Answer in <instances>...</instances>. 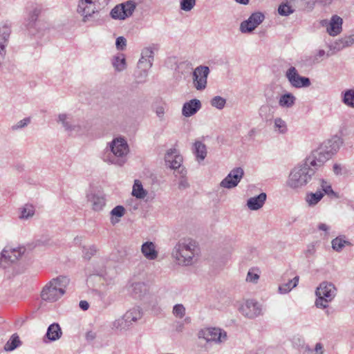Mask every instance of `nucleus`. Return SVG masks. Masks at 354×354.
I'll use <instances>...</instances> for the list:
<instances>
[{"mask_svg":"<svg viewBox=\"0 0 354 354\" xmlns=\"http://www.w3.org/2000/svg\"><path fill=\"white\" fill-rule=\"evenodd\" d=\"M350 43L347 36H345L341 39L336 40L334 43L329 46V48L335 52H338L344 49V48L349 47Z\"/></svg>","mask_w":354,"mask_h":354,"instance_id":"72a5a7b5","label":"nucleus"},{"mask_svg":"<svg viewBox=\"0 0 354 354\" xmlns=\"http://www.w3.org/2000/svg\"><path fill=\"white\" fill-rule=\"evenodd\" d=\"M340 139L334 137L322 142L306 159L290 171L287 186L292 189H301L314 179L316 171L323 166L339 149Z\"/></svg>","mask_w":354,"mask_h":354,"instance_id":"f257e3e1","label":"nucleus"},{"mask_svg":"<svg viewBox=\"0 0 354 354\" xmlns=\"http://www.w3.org/2000/svg\"><path fill=\"white\" fill-rule=\"evenodd\" d=\"M244 176V171L241 167L234 168L227 176L221 180V187L232 189L238 185Z\"/></svg>","mask_w":354,"mask_h":354,"instance_id":"f8f14e48","label":"nucleus"},{"mask_svg":"<svg viewBox=\"0 0 354 354\" xmlns=\"http://www.w3.org/2000/svg\"><path fill=\"white\" fill-rule=\"evenodd\" d=\"M131 326L124 315L123 316L116 319L111 324L112 329L120 331L127 330Z\"/></svg>","mask_w":354,"mask_h":354,"instance_id":"7c9ffc66","label":"nucleus"},{"mask_svg":"<svg viewBox=\"0 0 354 354\" xmlns=\"http://www.w3.org/2000/svg\"><path fill=\"white\" fill-rule=\"evenodd\" d=\"M264 15L260 12L252 13L247 20L240 24V30L243 33L251 32L264 20Z\"/></svg>","mask_w":354,"mask_h":354,"instance_id":"4468645a","label":"nucleus"},{"mask_svg":"<svg viewBox=\"0 0 354 354\" xmlns=\"http://www.w3.org/2000/svg\"><path fill=\"white\" fill-rule=\"evenodd\" d=\"M129 151L127 141L123 138H116L110 142L102 158L107 163L122 166L127 161Z\"/></svg>","mask_w":354,"mask_h":354,"instance_id":"7ed1b4c3","label":"nucleus"},{"mask_svg":"<svg viewBox=\"0 0 354 354\" xmlns=\"http://www.w3.org/2000/svg\"><path fill=\"white\" fill-rule=\"evenodd\" d=\"M343 167L341 164L335 163L333 167V171L334 174L337 176L342 174Z\"/></svg>","mask_w":354,"mask_h":354,"instance_id":"052dcab7","label":"nucleus"},{"mask_svg":"<svg viewBox=\"0 0 354 354\" xmlns=\"http://www.w3.org/2000/svg\"><path fill=\"white\" fill-rule=\"evenodd\" d=\"M210 73L208 66L200 65L196 67L192 73L194 87L197 91H203L207 87V77Z\"/></svg>","mask_w":354,"mask_h":354,"instance_id":"6e6552de","label":"nucleus"},{"mask_svg":"<svg viewBox=\"0 0 354 354\" xmlns=\"http://www.w3.org/2000/svg\"><path fill=\"white\" fill-rule=\"evenodd\" d=\"M350 43L347 36H345L341 39L336 40L334 43L329 46V48L335 52H338L344 49V48L349 47Z\"/></svg>","mask_w":354,"mask_h":354,"instance_id":"473e14b6","label":"nucleus"},{"mask_svg":"<svg viewBox=\"0 0 354 354\" xmlns=\"http://www.w3.org/2000/svg\"><path fill=\"white\" fill-rule=\"evenodd\" d=\"M266 198V194L262 192L257 196L250 198L247 201V206L251 210H258L263 207Z\"/></svg>","mask_w":354,"mask_h":354,"instance_id":"4be33fe9","label":"nucleus"},{"mask_svg":"<svg viewBox=\"0 0 354 354\" xmlns=\"http://www.w3.org/2000/svg\"><path fill=\"white\" fill-rule=\"evenodd\" d=\"M201 108V101L198 99H192L183 104L182 114L185 117H190L197 113Z\"/></svg>","mask_w":354,"mask_h":354,"instance_id":"6ab92c4d","label":"nucleus"},{"mask_svg":"<svg viewBox=\"0 0 354 354\" xmlns=\"http://www.w3.org/2000/svg\"><path fill=\"white\" fill-rule=\"evenodd\" d=\"M324 197V193L317 190L315 193H308L306 194L305 200L309 206L316 205Z\"/></svg>","mask_w":354,"mask_h":354,"instance_id":"2f4dec72","label":"nucleus"},{"mask_svg":"<svg viewBox=\"0 0 354 354\" xmlns=\"http://www.w3.org/2000/svg\"><path fill=\"white\" fill-rule=\"evenodd\" d=\"M30 122L29 118H24L20 121H19L17 124L12 126L11 129L12 131H17L19 129H22L26 127Z\"/></svg>","mask_w":354,"mask_h":354,"instance_id":"5fc2aeb1","label":"nucleus"},{"mask_svg":"<svg viewBox=\"0 0 354 354\" xmlns=\"http://www.w3.org/2000/svg\"><path fill=\"white\" fill-rule=\"evenodd\" d=\"M41 10H42V8L41 6H39V5L32 6L31 9L29 11L28 19L32 22L36 21L38 17L41 14Z\"/></svg>","mask_w":354,"mask_h":354,"instance_id":"de8ad7c7","label":"nucleus"},{"mask_svg":"<svg viewBox=\"0 0 354 354\" xmlns=\"http://www.w3.org/2000/svg\"><path fill=\"white\" fill-rule=\"evenodd\" d=\"M166 164L171 169H176L180 167L183 162V157L179 155L176 149H170L165 154Z\"/></svg>","mask_w":354,"mask_h":354,"instance_id":"a211bd4d","label":"nucleus"},{"mask_svg":"<svg viewBox=\"0 0 354 354\" xmlns=\"http://www.w3.org/2000/svg\"><path fill=\"white\" fill-rule=\"evenodd\" d=\"M149 305L153 314L158 315L161 313L162 308L159 306L158 300L156 297L152 298Z\"/></svg>","mask_w":354,"mask_h":354,"instance_id":"864d4df0","label":"nucleus"},{"mask_svg":"<svg viewBox=\"0 0 354 354\" xmlns=\"http://www.w3.org/2000/svg\"><path fill=\"white\" fill-rule=\"evenodd\" d=\"M337 290L335 285L330 282L323 281L317 288L315 295V306L319 308H326L328 304L336 297Z\"/></svg>","mask_w":354,"mask_h":354,"instance_id":"39448f33","label":"nucleus"},{"mask_svg":"<svg viewBox=\"0 0 354 354\" xmlns=\"http://www.w3.org/2000/svg\"><path fill=\"white\" fill-rule=\"evenodd\" d=\"M296 101L295 96L291 93H286L281 95L279 98V104L283 108H290L292 107Z\"/></svg>","mask_w":354,"mask_h":354,"instance_id":"cd10ccee","label":"nucleus"},{"mask_svg":"<svg viewBox=\"0 0 354 354\" xmlns=\"http://www.w3.org/2000/svg\"><path fill=\"white\" fill-rule=\"evenodd\" d=\"M147 286L143 282H136L132 285V292L137 298L142 299L147 294Z\"/></svg>","mask_w":354,"mask_h":354,"instance_id":"c85d7f7f","label":"nucleus"},{"mask_svg":"<svg viewBox=\"0 0 354 354\" xmlns=\"http://www.w3.org/2000/svg\"><path fill=\"white\" fill-rule=\"evenodd\" d=\"M147 191L144 189L141 182L139 180H135L133 185L132 195L137 198L142 199L147 196Z\"/></svg>","mask_w":354,"mask_h":354,"instance_id":"c9c22d12","label":"nucleus"},{"mask_svg":"<svg viewBox=\"0 0 354 354\" xmlns=\"http://www.w3.org/2000/svg\"><path fill=\"white\" fill-rule=\"evenodd\" d=\"M86 198L88 203L95 212L102 210L106 205L104 195L101 193L91 192L87 194Z\"/></svg>","mask_w":354,"mask_h":354,"instance_id":"f3484780","label":"nucleus"},{"mask_svg":"<svg viewBox=\"0 0 354 354\" xmlns=\"http://www.w3.org/2000/svg\"><path fill=\"white\" fill-rule=\"evenodd\" d=\"M342 95V102L348 107L354 108V88L347 89Z\"/></svg>","mask_w":354,"mask_h":354,"instance_id":"4c0bfd02","label":"nucleus"},{"mask_svg":"<svg viewBox=\"0 0 354 354\" xmlns=\"http://www.w3.org/2000/svg\"><path fill=\"white\" fill-rule=\"evenodd\" d=\"M225 104L226 100L218 95L214 97L210 101V104L219 110L223 109Z\"/></svg>","mask_w":354,"mask_h":354,"instance_id":"09e8293b","label":"nucleus"},{"mask_svg":"<svg viewBox=\"0 0 354 354\" xmlns=\"http://www.w3.org/2000/svg\"><path fill=\"white\" fill-rule=\"evenodd\" d=\"M124 315L125 316L127 320L128 321L129 324L130 326H131L133 323L137 322L138 320H140L142 315V310L138 307L135 306L129 310H127Z\"/></svg>","mask_w":354,"mask_h":354,"instance_id":"b1692460","label":"nucleus"},{"mask_svg":"<svg viewBox=\"0 0 354 354\" xmlns=\"http://www.w3.org/2000/svg\"><path fill=\"white\" fill-rule=\"evenodd\" d=\"M200 254L197 242L192 239H180L174 247L171 257L181 266H189L196 263Z\"/></svg>","mask_w":354,"mask_h":354,"instance_id":"f03ea898","label":"nucleus"},{"mask_svg":"<svg viewBox=\"0 0 354 354\" xmlns=\"http://www.w3.org/2000/svg\"><path fill=\"white\" fill-rule=\"evenodd\" d=\"M58 122H60L65 131L71 134H80L83 133L82 127L75 124L72 118L67 114L62 113L58 115Z\"/></svg>","mask_w":354,"mask_h":354,"instance_id":"2eb2a0df","label":"nucleus"},{"mask_svg":"<svg viewBox=\"0 0 354 354\" xmlns=\"http://www.w3.org/2000/svg\"><path fill=\"white\" fill-rule=\"evenodd\" d=\"M274 127L275 131L281 134H285L288 131L286 122L281 118L274 119Z\"/></svg>","mask_w":354,"mask_h":354,"instance_id":"49530a36","label":"nucleus"},{"mask_svg":"<svg viewBox=\"0 0 354 354\" xmlns=\"http://www.w3.org/2000/svg\"><path fill=\"white\" fill-rule=\"evenodd\" d=\"M137 7V3L133 0H129L114 6L110 16L115 20H125L131 17Z\"/></svg>","mask_w":354,"mask_h":354,"instance_id":"423d86ee","label":"nucleus"},{"mask_svg":"<svg viewBox=\"0 0 354 354\" xmlns=\"http://www.w3.org/2000/svg\"><path fill=\"white\" fill-rule=\"evenodd\" d=\"M141 252L148 260H155L158 257V251L155 244L151 241H147L141 246Z\"/></svg>","mask_w":354,"mask_h":354,"instance_id":"5701e85b","label":"nucleus"},{"mask_svg":"<svg viewBox=\"0 0 354 354\" xmlns=\"http://www.w3.org/2000/svg\"><path fill=\"white\" fill-rule=\"evenodd\" d=\"M127 45V40L124 37H118L116 39L115 46L118 50H123Z\"/></svg>","mask_w":354,"mask_h":354,"instance_id":"13d9d810","label":"nucleus"},{"mask_svg":"<svg viewBox=\"0 0 354 354\" xmlns=\"http://www.w3.org/2000/svg\"><path fill=\"white\" fill-rule=\"evenodd\" d=\"M21 344V341L16 334H13L10 339L6 343L4 350L6 351H12L17 348Z\"/></svg>","mask_w":354,"mask_h":354,"instance_id":"58836bf2","label":"nucleus"},{"mask_svg":"<svg viewBox=\"0 0 354 354\" xmlns=\"http://www.w3.org/2000/svg\"><path fill=\"white\" fill-rule=\"evenodd\" d=\"M152 65H153L152 59H142V57H140V59H139V62L138 63V68L144 71V76L145 77L147 76V72L151 68Z\"/></svg>","mask_w":354,"mask_h":354,"instance_id":"c03bdc74","label":"nucleus"},{"mask_svg":"<svg viewBox=\"0 0 354 354\" xmlns=\"http://www.w3.org/2000/svg\"><path fill=\"white\" fill-rule=\"evenodd\" d=\"M326 55V53L324 50H319L316 55L313 57L312 63L317 64L321 61V58L323 57Z\"/></svg>","mask_w":354,"mask_h":354,"instance_id":"bf43d9fd","label":"nucleus"},{"mask_svg":"<svg viewBox=\"0 0 354 354\" xmlns=\"http://www.w3.org/2000/svg\"><path fill=\"white\" fill-rule=\"evenodd\" d=\"M95 337H96L95 333H94L93 331H88L86 333V338L88 341L93 340L95 338Z\"/></svg>","mask_w":354,"mask_h":354,"instance_id":"69168bd1","label":"nucleus"},{"mask_svg":"<svg viewBox=\"0 0 354 354\" xmlns=\"http://www.w3.org/2000/svg\"><path fill=\"white\" fill-rule=\"evenodd\" d=\"M318 230L326 232V233L329 230L330 227L325 223H319L317 226Z\"/></svg>","mask_w":354,"mask_h":354,"instance_id":"774afa93","label":"nucleus"},{"mask_svg":"<svg viewBox=\"0 0 354 354\" xmlns=\"http://www.w3.org/2000/svg\"><path fill=\"white\" fill-rule=\"evenodd\" d=\"M288 3L292 5V7L295 12L296 10H305L310 12L313 10L315 7V1L312 0H288Z\"/></svg>","mask_w":354,"mask_h":354,"instance_id":"412c9836","label":"nucleus"},{"mask_svg":"<svg viewBox=\"0 0 354 354\" xmlns=\"http://www.w3.org/2000/svg\"><path fill=\"white\" fill-rule=\"evenodd\" d=\"M199 337L204 338L207 342L221 344L227 340V335L224 330L219 328H208L200 332Z\"/></svg>","mask_w":354,"mask_h":354,"instance_id":"1a4fd4ad","label":"nucleus"},{"mask_svg":"<svg viewBox=\"0 0 354 354\" xmlns=\"http://www.w3.org/2000/svg\"><path fill=\"white\" fill-rule=\"evenodd\" d=\"M125 209L122 205H117L110 212L111 216V223L113 225L118 223L120 221V218L124 215Z\"/></svg>","mask_w":354,"mask_h":354,"instance_id":"f704fd0d","label":"nucleus"},{"mask_svg":"<svg viewBox=\"0 0 354 354\" xmlns=\"http://www.w3.org/2000/svg\"><path fill=\"white\" fill-rule=\"evenodd\" d=\"M112 64L115 70L118 72L123 71L127 68L126 59L124 54L119 53L113 56Z\"/></svg>","mask_w":354,"mask_h":354,"instance_id":"bb28decb","label":"nucleus"},{"mask_svg":"<svg viewBox=\"0 0 354 354\" xmlns=\"http://www.w3.org/2000/svg\"><path fill=\"white\" fill-rule=\"evenodd\" d=\"M259 279V275L252 271H249L246 277V281L248 282L256 283Z\"/></svg>","mask_w":354,"mask_h":354,"instance_id":"4d7b16f0","label":"nucleus"},{"mask_svg":"<svg viewBox=\"0 0 354 354\" xmlns=\"http://www.w3.org/2000/svg\"><path fill=\"white\" fill-rule=\"evenodd\" d=\"M240 313L245 317L254 319L262 313L261 305L253 300H247L239 307Z\"/></svg>","mask_w":354,"mask_h":354,"instance_id":"ddd939ff","label":"nucleus"},{"mask_svg":"<svg viewBox=\"0 0 354 354\" xmlns=\"http://www.w3.org/2000/svg\"><path fill=\"white\" fill-rule=\"evenodd\" d=\"M294 10L290 3H288V0H285L281 3L278 8V13L281 16H289L294 12Z\"/></svg>","mask_w":354,"mask_h":354,"instance_id":"ea45409f","label":"nucleus"},{"mask_svg":"<svg viewBox=\"0 0 354 354\" xmlns=\"http://www.w3.org/2000/svg\"><path fill=\"white\" fill-rule=\"evenodd\" d=\"M189 187V183L185 179H181L178 184L179 189H186Z\"/></svg>","mask_w":354,"mask_h":354,"instance_id":"e2e57ef3","label":"nucleus"},{"mask_svg":"<svg viewBox=\"0 0 354 354\" xmlns=\"http://www.w3.org/2000/svg\"><path fill=\"white\" fill-rule=\"evenodd\" d=\"M24 252L25 249L24 248H14L11 246L5 247L1 253V266L6 268L7 264L17 261Z\"/></svg>","mask_w":354,"mask_h":354,"instance_id":"9b49d317","label":"nucleus"},{"mask_svg":"<svg viewBox=\"0 0 354 354\" xmlns=\"http://www.w3.org/2000/svg\"><path fill=\"white\" fill-rule=\"evenodd\" d=\"M69 282V279L65 276H59L53 279L43 288L41 293V299L49 302L57 301L65 293V289Z\"/></svg>","mask_w":354,"mask_h":354,"instance_id":"20e7f679","label":"nucleus"},{"mask_svg":"<svg viewBox=\"0 0 354 354\" xmlns=\"http://www.w3.org/2000/svg\"><path fill=\"white\" fill-rule=\"evenodd\" d=\"M99 0H79L77 12L82 17V21L87 23L91 19L98 13L95 2Z\"/></svg>","mask_w":354,"mask_h":354,"instance_id":"0eeeda50","label":"nucleus"},{"mask_svg":"<svg viewBox=\"0 0 354 354\" xmlns=\"http://www.w3.org/2000/svg\"><path fill=\"white\" fill-rule=\"evenodd\" d=\"M332 248L336 252H341L345 245H351V243L345 239L344 236H339L331 241Z\"/></svg>","mask_w":354,"mask_h":354,"instance_id":"c756f323","label":"nucleus"},{"mask_svg":"<svg viewBox=\"0 0 354 354\" xmlns=\"http://www.w3.org/2000/svg\"><path fill=\"white\" fill-rule=\"evenodd\" d=\"M196 0H180V8L185 12L191 11L196 5Z\"/></svg>","mask_w":354,"mask_h":354,"instance_id":"8fccbe9b","label":"nucleus"},{"mask_svg":"<svg viewBox=\"0 0 354 354\" xmlns=\"http://www.w3.org/2000/svg\"><path fill=\"white\" fill-rule=\"evenodd\" d=\"M193 153L198 161L203 160L207 156V148L205 144L201 141H196L194 144Z\"/></svg>","mask_w":354,"mask_h":354,"instance_id":"a878e982","label":"nucleus"},{"mask_svg":"<svg viewBox=\"0 0 354 354\" xmlns=\"http://www.w3.org/2000/svg\"><path fill=\"white\" fill-rule=\"evenodd\" d=\"M141 57L142 59H151L153 61V51L151 48H145L142 50Z\"/></svg>","mask_w":354,"mask_h":354,"instance_id":"6e6d98bb","label":"nucleus"},{"mask_svg":"<svg viewBox=\"0 0 354 354\" xmlns=\"http://www.w3.org/2000/svg\"><path fill=\"white\" fill-rule=\"evenodd\" d=\"M79 306H80V308H82L83 310H86L89 308L88 303L84 300L80 301Z\"/></svg>","mask_w":354,"mask_h":354,"instance_id":"338daca9","label":"nucleus"},{"mask_svg":"<svg viewBox=\"0 0 354 354\" xmlns=\"http://www.w3.org/2000/svg\"><path fill=\"white\" fill-rule=\"evenodd\" d=\"M97 252V248L95 245H91L88 246H83L82 253L83 257L85 259L89 260L93 257Z\"/></svg>","mask_w":354,"mask_h":354,"instance_id":"a18cd8bd","label":"nucleus"},{"mask_svg":"<svg viewBox=\"0 0 354 354\" xmlns=\"http://www.w3.org/2000/svg\"><path fill=\"white\" fill-rule=\"evenodd\" d=\"M153 111L160 122L165 120V106L163 104L156 105Z\"/></svg>","mask_w":354,"mask_h":354,"instance_id":"603ef678","label":"nucleus"},{"mask_svg":"<svg viewBox=\"0 0 354 354\" xmlns=\"http://www.w3.org/2000/svg\"><path fill=\"white\" fill-rule=\"evenodd\" d=\"M315 252V248L314 245H310L308 246V249L306 251L307 257L313 255Z\"/></svg>","mask_w":354,"mask_h":354,"instance_id":"680f3d73","label":"nucleus"},{"mask_svg":"<svg viewBox=\"0 0 354 354\" xmlns=\"http://www.w3.org/2000/svg\"><path fill=\"white\" fill-rule=\"evenodd\" d=\"M172 313L176 317L181 319L185 315V308L181 304H176L173 307Z\"/></svg>","mask_w":354,"mask_h":354,"instance_id":"3c124183","label":"nucleus"},{"mask_svg":"<svg viewBox=\"0 0 354 354\" xmlns=\"http://www.w3.org/2000/svg\"><path fill=\"white\" fill-rule=\"evenodd\" d=\"M62 335V332L59 325L53 323L48 326L45 337L50 341H56L61 337Z\"/></svg>","mask_w":354,"mask_h":354,"instance_id":"393cba45","label":"nucleus"},{"mask_svg":"<svg viewBox=\"0 0 354 354\" xmlns=\"http://www.w3.org/2000/svg\"><path fill=\"white\" fill-rule=\"evenodd\" d=\"M315 354H323V346L321 343H317L315 347Z\"/></svg>","mask_w":354,"mask_h":354,"instance_id":"0e129e2a","label":"nucleus"},{"mask_svg":"<svg viewBox=\"0 0 354 354\" xmlns=\"http://www.w3.org/2000/svg\"><path fill=\"white\" fill-rule=\"evenodd\" d=\"M342 19L337 16L333 15L329 21V26L327 28V32L330 36H336L339 34L342 29Z\"/></svg>","mask_w":354,"mask_h":354,"instance_id":"aec40b11","label":"nucleus"},{"mask_svg":"<svg viewBox=\"0 0 354 354\" xmlns=\"http://www.w3.org/2000/svg\"><path fill=\"white\" fill-rule=\"evenodd\" d=\"M11 34L10 24L3 22L0 24V56L4 58L6 54V47Z\"/></svg>","mask_w":354,"mask_h":354,"instance_id":"dca6fc26","label":"nucleus"},{"mask_svg":"<svg viewBox=\"0 0 354 354\" xmlns=\"http://www.w3.org/2000/svg\"><path fill=\"white\" fill-rule=\"evenodd\" d=\"M264 95L268 104L272 105L278 99V94L274 92L272 87H268L265 90Z\"/></svg>","mask_w":354,"mask_h":354,"instance_id":"a19ab883","label":"nucleus"},{"mask_svg":"<svg viewBox=\"0 0 354 354\" xmlns=\"http://www.w3.org/2000/svg\"><path fill=\"white\" fill-rule=\"evenodd\" d=\"M286 77L290 84L295 88H306L310 86V80L307 77L299 75L297 70L294 66H290L286 72Z\"/></svg>","mask_w":354,"mask_h":354,"instance_id":"9d476101","label":"nucleus"},{"mask_svg":"<svg viewBox=\"0 0 354 354\" xmlns=\"http://www.w3.org/2000/svg\"><path fill=\"white\" fill-rule=\"evenodd\" d=\"M299 279V276H296L292 279L289 280L287 283L281 285L279 287V292L281 294H286L290 292L292 288L297 286Z\"/></svg>","mask_w":354,"mask_h":354,"instance_id":"e433bc0d","label":"nucleus"},{"mask_svg":"<svg viewBox=\"0 0 354 354\" xmlns=\"http://www.w3.org/2000/svg\"><path fill=\"white\" fill-rule=\"evenodd\" d=\"M35 214V207L32 205L26 204L21 209V215L19 218L21 219H28L32 217Z\"/></svg>","mask_w":354,"mask_h":354,"instance_id":"79ce46f5","label":"nucleus"},{"mask_svg":"<svg viewBox=\"0 0 354 354\" xmlns=\"http://www.w3.org/2000/svg\"><path fill=\"white\" fill-rule=\"evenodd\" d=\"M319 184L320 185V189L323 191L322 193H324V195L336 196L329 182L321 178L319 179Z\"/></svg>","mask_w":354,"mask_h":354,"instance_id":"37998d69","label":"nucleus"}]
</instances>
